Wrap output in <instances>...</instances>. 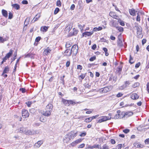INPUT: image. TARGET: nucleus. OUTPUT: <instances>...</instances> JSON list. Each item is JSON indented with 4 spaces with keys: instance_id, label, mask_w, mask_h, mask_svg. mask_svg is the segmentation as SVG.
Here are the masks:
<instances>
[{
    "instance_id": "obj_40",
    "label": "nucleus",
    "mask_w": 149,
    "mask_h": 149,
    "mask_svg": "<svg viewBox=\"0 0 149 149\" xmlns=\"http://www.w3.org/2000/svg\"><path fill=\"white\" fill-rule=\"evenodd\" d=\"M118 22H119L120 25L122 26H124L125 25V23L124 22L121 20H118Z\"/></svg>"
},
{
    "instance_id": "obj_46",
    "label": "nucleus",
    "mask_w": 149,
    "mask_h": 149,
    "mask_svg": "<svg viewBox=\"0 0 149 149\" xmlns=\"http://www.w3.org/2000/svg\"><path fill=\"white\" fill-rule=\"evenodd\" d=\"M145 143L146 144H149V138L146 139L145 141Z\"/></svg>"
},
{
    "instance_id": "obj_26",
    "label": "nucleus",
    "mask_w": 149,
    "mask_h": 149,
    "mask_svg": "<svg viewBox=\"0 0 149 149\" xmlns=\"http://www.w3.org/2000/svg\"><path fill=\"white\" fill-rule=\"evenodd\" d=\"M48 27L46 26L42 27H41L40 30L42 32H46L47 31Z\"/></svg>"
},
{
    "instance_id": "obj_20",
    "label": "nucleus",
    "mask_w": 149,
    "mask_h": 149,
    "mask_svg": "<svg viewBox=\"0 0 149 149\" xmlns=\"http://www.w3.org/2000/svg\"><path fill=\"white\" fill-rule=\"evenodd\" d=\"M8 39V37H6L4 38L3 37H0V42H4L7 40Z\"/></svg>"
},
{
    "instance_id": "obj_64",
    "label": "nucleus",
    "mask_w": 149,
    "mask_h": 149,
    "mask_svg": "<svg viewBox=\"0 0 149 149\" xmlns=\"http://www.w3.org/2000/svg\"><path fill=\"white\" fill-rule=\"evenodd\" d=\"M146 40L145 39H143L142 41V43L143 45H144L146 42Z\"/></svg>"
},
{
    "instance_id": "obj_38",
    "label": "nucleus",
    "mask_w": 149,
    "mask_h": 149,
    "mask_svg": "<svg viewBox=\"0 0 149 149\" xmlns=\"http://www.w3.org/2000/svg\"><path fill=\"white\" fill-rule=\"evenodd\" d=\"M136 20L137 22H140V17L138 13L137 14V16L136 18Z\"/></svg>"
},
{
    "instance_id": "obj_15",
    "label": "nucleus",
    "mask_w": 149,
    "mask_h": 149,
    "mask_svg": "<svg viewBox=\"0 0 149 149\" xmlns=\"http://www.w3.org/2000/svg\"><path fill=\"white\" fill-rule=\"evenodd\" d=\"M131 97L133 100H136L139 97L138 95L136 93H134L131 95Z\"/></svg>"
},
{
    "instance_id": "obj_35",
    "label": "nucleus",
    "mask_w": 149,
    "mask_h": 149,
    "mask_svg": "<svg viewBox=\"0 0 149 149\" xmlns=\"http://www.w3.org/2000/svg\"><path fill=\"white\" fill-rule=\"evenodd\" d=\"M86 76V74H82L80 75L79 76V77H80L81 78V79H83Z\"/></svg>"
},
{
    "instance_id": "obj_28",
    "label": "nucleus",
    "mask_w": 149,
    "mask_h": 149,
    "mask_svg": "<svg viewBox=\"0 0 149 149\" xmlns=\"http://www.w3.org/2000/svg\"><path fill=\"white\" fill-rule=\"evenodd\" d=\"M9 70V68L8 66L6 67L3 70V74L7 73Z\"/></svg>"
},
{
    "instance_id": "obj_8",
    "label": "nucleus",
    "mask_w": 149,
    "mask_h": 149,
    "mask_svg": "<svg viewBox=\"0 0 149 149\" xmlns=\"http://www.w3.org/2000/svg\"><path fill=\"white\" fill-rule=\"evenodd\" d=\"M111 88V87L110 86L105 87L101 89L100 90V92H102L104 93H106L110 90Z\"/></svg>"
},
{
    "instance_id": "obj_54",
    "label": "nucleus",
    "mask_w": 149,
    "mask_h": 149,
    "mask_svg": "<svg viewBox=\"0 0 149 149\" xmlns=\"http://www.w3.org/2000/svg\"><path fill=\"white\" fill-rule=\"evenodd\" d=\"M41 38L40 37H37L35 40V41L37 42H38L40 40Z\"/></svg>"
},
{
    "instance_id": "obj_53",
    "label": "nucleus",
    "mask_w": 149,
    "mask_h": 149,
    "mask_svg": "<svg viewBox=\"0 0 149 149\" xmlns=\"http://www.w3.org/2000/svg\"><path fill=\"white\" fill-rule=\"evenodd\" d=\"M122 67L121 66H119L118 67V72H120L122 70Z\"/></svg>"
},
{
    "instance_id": "obj_9",
    "label": "nucleus",
    "mask_w": 149,
    "mask_h": 149,
    "mask_svg": "<svg viewBox=\"0 0 149 149\" xmlns=\"http://www.w3.org/2000/svg\"><path fill=\"white\" fill-rule=\"evenodd\" d=\"M78 50V47L76 45H74L72 47L71 49L70 50L71 53L73 52L74 53L77 54Z\"/></svg>"
},
{
    "instance_id": "obj_60",
    "label": "nucleus",
    "mask_w": 149,
    "mask_h": 149,
    "mask_svg": "<svg viewBox=\"0 0 149 149\" xmlns=\"http://www.w3.org/2000/svg\"><path fill=\"white\" fill-rule=\"evenodd\" d=\"M140 65V62H139L138 63H136L135 66V67L137 68L139 67Z\"/></svg>"
},
{
    "instance_id": "obj_32",
    "label": "nucleus",
    "mask_w": 149,
    "mask_h": 149,
    "mask_svg": "<svg viewBox=\"0 0 149 149\" xmlns=\"http://www.w3.org/2000/svg\"><path fill=\"white\" fill-rule=\"evenodd\" d=\"M71 46V43L70 41L68 42H66L65 47L66 48H68L70 47Z\"/></svg>"
},
{
    "instance_id": "obj_57",
    "label": "nucleus",
    "mask_w": 149,
    "mask_h": 149,
    "mask_svg": "<svg viewBox=\"0 0 149 149\" xmlns=\"http://www.w3.org/2000/svg\"><path fill=\"white\" fill-rule=\"evenodd\" d=\"M69 105L70 104L74 105L75 104V103L72 100H69Z\"/></svg>"
},
{
    "instance_id": "obj_55",
    "label": "nucleus",
    "mask_w": 149,
    "mask_h": 149,
    "mask_svg": "<svg viewBox=\"0 0 149 149\" xmlns=\"http://www.w3.org/2000/svg\"><path fill=\"white\" fill-rule=\"evenodd\" d=\"M75 5L74 4H73L71 6V7H70V9L72 10H73L74 8H75Z\"/></svg>"
},
{
    "instance_id": "obj_2",
    "label": "nucleus",
    "mask_w": 149,
    "mask_h": 149,
    "mask_svg": "<svg viewBox=\"0 0 149 149\" xmlns=\"http://www.w3.org/2000/svg\"><path fill=\"white\" fill-rule=\"evenodd\" d=\"M53 108L52 104L50 103L49 104L46 106V110L43 111L42 113L43 115L47 116H49L52 111Z\"/></svg>"
},
{
    "instance_id": "obj_11",
    "label": "nucleus",
    "mask_w": 149,
    "mask_h": 149,
    "mask_svg": "<svg viewBox=\"0 0 149 149\" xmlns=\"http://www.w3.org/2000/svg\"><path fill=\"white\" fill-rule=\"evenodd\" d=\"M40 17V13L37 14L36 15L35 17L33 18L31 22L32 23H34L36 21H37Z\"/></svg>"
},
{
    "instance_id": "obj_17",
    "label": "nucleus",
    "mask_w": 149,
    "mask_h": 149,
    "mask_svg": "<svg viewBox=\"0 0 149 149\" xmlns=\"http://www.w3.org/2000/svg\"><path fill=\"white\" fill-rule=\"evenodd\" d=\"M73 32L72 33L71 32H70L69 33V36H73L76 35L78 33V31L75 29L74 28L73 29Z\"/></svg>"
},
{
    "instance_id": "obj_24",
    "label": "nucleus",
    "mask_w": 149,
    "mask_h": 149,
    "mask_svg": "<svg viewBox=\"0 0 149 149\" xmlns=\"http://www.w3.org/2000/svg\"><path fill=\"white\" fill-rule=\"evenodd\" d=\"M65 54L68 56H70L71 54V51L70 49H67L65 51Z\"/></svg>"
},
{
    "instance_id": "obj_36",
    "label": "nucleus",
    "mask_w": 149,
    "mask_h": 149,
    "mask_svg": "<svg viewBox=\"0 0 149 149\" xmlns=\"http://www.w3.org/2000/svg\"><path fill=\"white\" fill-rule=\"evenodd\" d=\"M116 27L119 31L121 32L123 31V29L122 27Z\"/></svg>"
},
{
    "instance_id": "obj_31",
    "label": "nucleus",
    "mask_w": 149,
    "mask_h": 149,
    "mask_svg": "<svg viewBox=\"0 0 149 149\" xmlns=\"http://www.w3.org/2000/svg\"><path fill=\"white\" fill-rule=\"evenodd\" d=\"M26 129L24 127H21L19 131V132L20 133H24H24H25L26 132Z\"/></svg>"
},
{
    "instance_id": "obj_10",
    "label": "nucleus",
    "mask_w": 149,
    "mask_h": 149,
    "mask_svg": "<svg viewBox=\"0 0 149 149\" xmlns=\"http://www.w3.org/2000/svg\"><path fill=\"white\" fill-rule=\"evenodd\" d=\"M117 113H118L119 118H124V111L121 112L120 110H118L117 111Z\"/></svg>"
},
{
    "instance_id": "obj_1",
    "label": "nucleus",
    "mask_w": 149,
    "mask_h": 149,
    "mask_svg": "<svg viewBox=\"0 0 149 149\" xmlns=\"http://www.w3.org/2000/svg\"><path fill=\"white\" fill-rule=\"evenodd\" d=\"M77 133V132H75L74 131H71L67 134L65 136L64 139V142L68 143L71 139H73L76 136Z\"/></svg>"
},
{
    "instance_id": "obj_61",
    "label": "nucleus",
    "mask_w": 149,
    "mask_h": 149,
    "mask_svg": "<svg viewBox=\"0 0 149 149\" xmlns=\"http://www.w3.org/2000/svg\"><path fill=\"white\" fill-rule=\"evenodd\" d=\"M147 90L149 93V83L148 82L147 84Z\"/></svg>"
},
{
    "instance_id": "obj_39",
    "label": "nucleus",
    "mask_w": 149,
    "mask_h": 149,
    "mask_svg": "<svg viewBox=\"0 0 149 149\" xmlns=\"http://www.w3.org/2000/svg\"><path fill=\"white\" fill-rule=\"evenodd\" d=\"M32 103L31 102L28 101L26 102V104L27 105V106L29 107H30L31 104Z\"/></svg>"
},
{
    "instance_id": "obj_42",
    "label": "nucleus",
    "mask_w": 149,
    "mask_h": 149,
    "mask_svg": "<svg viewBox=\"0 0 149 149\" xmlns=\"http://www.w3.org/2000/svg\"><path fill=\"white\" fill-rule=\"evenodd\" d=\"M59 9L58 8H56L54 13V14H57L59 11Z\"/></svg>"
},
{
    "instance_id": "obj_37",
    "label": "nucleus",
    "mask_w": 149,
    "mask_h": 149,
    "mask_svg": "<svg viewBox=\"0 0 149 149\" xmlns=\"http://www.w3.org/2000/svg\"><path fill=\"white\" fill-rule=\"evenodd\" d=\"M100 149H108L109 147L106 144H104L102 147V149L101 147L100 148Z\"/></svg>"
},
{
    "instance_id": "obj_5",
    "label": "nucleus",
    "mask_w": 149,
    "mask_h": 149,
    "mask_svg": "<svg viewBox=\"0 0 149 149\" xmlns=\"http://www.w3.org/2000/svg\"><path fill=\"white\" fill-rule=\"evenodd\" d=\"M136 25L135 26L134 28L137 30V34L140 35L141 33L142 28L141 27L139 26L137 23H136Z\"/></svg>"
},
{
    "instance_id": "obj_58",
    "label": "nucleus",
    "mask_w": 149,
    "mask_h": 149,
    "mask_svg": "<svg viewBox=\"0 0 149 149\" xmlns=\"http://www.w3.org/2000/svg\"><path fill=\"white\" fill-rule=\"evenodd\" d=\"M122 144H119L117 146V149H121L122 148Z\"/></svg>"
},
{
    "instance_id": "obj_43",
    "label": "nucleus",
    "mask_w": 149,
    "mask_h": 149,
    "mask_svg": "<svg viewBox=\"0 0 149 149\" xmlns=\"http://www.w3.org/2000/svg\"><path fill=\"white\" fill-rule=\"evenodd\" d=\"M56 5L57 6L60 7L61 5V2L60 1H57L56 2Z\"/></svg>"
},
{
    "instance_id": "obj_4",
    "label": "nucleus",
    "mask_w": 149,
    "mask_h": 149,
    "mask_svg": "<svg viewBox=\"0 0 149 149\" xmlns=\"http://www.w3.org/2000/svg\"><path fill=\"white\" fill-rule=\"evenodd\" d=\"M133 113L132 111H124V118H127L132 116Z\"/></svg>"
},
{
    "instance_id": "obj_48",
    "label": "nucleus",
    "mask_w": 149,
    "mask_h": 149,
    "mask_svg": "<svg viewBox=\"0 0 149 149\" xmlns=\"http://www.w3.org/2000/svg\"><path fill=\"white\" fill-rule=\"evenodd\" d=\"M123 95V94L121 93H118L116 95V96L117 97H119L122 96Z\"/></svg>"
},
{
    "instance_id": "obj_16",
    "label": "nucleus",
    "mask_w": 149,
    "mask_h": 149,
    "mask_svg": "<svg viewBox=\"0 0 149 149\" xmlns=\"http://www.w3.org/2000/svg\"><path fill=\"white\" fill-rule=\"evenodd\" d=\"M129 12L130 14L133 16H134L135 15L136 13L137 12L135 10L132 8V9H129Z\"/></svg>"
},
{
    "instance_id": "obj_7",
    "label": "nucleus",
    "mask_w": 149,
    "mask_h": 149,
    "mask_svg": "<svg viewBox=\"0 0 149 149\" xmlns=\"http://www.w3.org/2000/svg\"><path fill=\"white\" fill-rule=\"evenodd\" d=\"M22 115L23 118H26L29 116V113L27 110L23 109L22 111Z\"/></svg>"
},
{
    "instance_id": "obj_6",
    "label": "nucleus",
    "mask_w": 149,
    "mask_h": 149,
    "mask_svg": "<svg viewBox=\"0 0 149 149\" xmlns=\"http://www.w3.org/2000/svg\"><path fill=\"white\" fill-rule=\"evenodd\" d=\"M111 118V117L103 116L99 118L98 121H106L107 120H110Z\"/></svg>"
},
{
    "instance_id": "obj_44",
    "label": "nucleus",
    "mask_w": 149,
    "mask_h": 149,
    "mask_svg": "<svg viewBox=\"0 0 149 149\" xmlns=\"http://www.w3.org/2000/svg\"><path fill=\"white\" fill-rule=\"evenodd\" d=\"M96 59V57L95 56H93L92 57H91L90 59L89 60L91 61H93L94 60H95Z\"/></svg>"
},
{
    "instance_id": "obj_23",
    "label": "nucleus",
    "mask_w": 149,
    "mask_h": 149,
    "mask_svg": "<svg viewBox=\"0 0 149 149\" xmlns=\"http://www.w3.org/2000/svg\"><path fill=\"white\" fill-rule=\"evenodd\" d=\"M13 52V50L12 49H10V50L9 52L6 54L5 56L8 58H9L11 56Z\"/></svg>"
},
{
    "instance_id": "obj_22",
    "label": "nucleus",
    "mask_w": 149,
    "mask_h": 149,
    "mask_svg": "<svg viewBox=\"0 0 149 149\" xmlns=\"http://www.w3.org/2000/svg\"><path fill=\"white\" fill-rule=\"evenodd\" d=\"M62 102L65 105L67 106H68L69 105V100H65L64 99H62Z\"/></svg>"
},
{
    "instance_id": "obj_13",
    "label": "nucleus",
    "mask_w": 149,
    "mask_h": 149,
    "mask_svg": "<svg viewBox=\"0 0 149 149\" xmlns=\"http://www.w3.org/2000/svg\"><path fill=\"white\" fill-rule=\"evenodd\" d=\"M109 14V15L113 18L116 19H118V16L116 15V13L115 12H110Z\"/></svg>"
},
{
    "instance_id": "obj_41",
    "label": "nucleus",
    "mask_w": 149,
    "mask_h": 149,
    "mask_svg": "<svg viewBox=\"0 0 149 149\" xmlns=\"http://www.w3.org/2000/svg\"><path fill=\"white\" fill-rule=\"evenodd\" d=\"M86 132H84L81 133V134L79 135V136L81 137H84L86 135Z\"/></svg>"
},
{
    "instance_id": "obj_34",
    "label": "nucleus",
    "mask_w": 149,
    "mask_h": 149,
    "mask_svg": "<svg viewBox=\"0 0 149 149\" xmlns=\"http://www.w3.org/2000/svg\"><path fill=\"white\" fill-rule=\"evenodd\" d=\"M72 28V26L70 25H68L65 28L66 30H68V31H70Z\"/></svg>"
},
{
    "instance_id": "obj_33",
    "label": "nucleus",
    "mask_w": 149,
    "mask_h": 149,
    "mask_svg": "<svg viewBox=\"0 0 149 149\" xmlns=\"http://www.w3.org/2000/svg\"><path fill=\"white\" fill-rule=\"evenodd\" d=\"M118 45L119 47H122L123 45L122 42L120 39L118 41Z\"/></svg>"
},
{
    "instance_id": "obj_62",
    "label": "nucleus",
    "mask_w": 149,
    "mask_h": 149,
    "mask_svg": "<svg viewBox=\"0 0 149 149\" xmlns=\"http://www.w3.org/2000/svg\"><path fill=\"white\" fill-rule=\"evenodd\" d=\"M113 118L115 119H117L119 118V117L118 116V113L116 114L113 117Z\"/></svg>"
},
{
    "instance_id": "obj_59",
    "label": "nucleus",
    "mask_w": 149,
    "mask_h": 149,
    "mask_svg": "<svg viewBox=\"0 0 149 149\" xmlns=\"http://www.w3.org/2000/svg\"><path fill=\"white\" fill-rule=\"evenodd\" d=\"M81 139H77V140H76L75 141V142H76L77 144L78 143H80V142H81Z\"/></svg>"
},
{
    "instance_id": "obj_29",
    "label": "nucleus",
    "mask_w": 149,
    "mask_h": 149,
    "mask_svg": "<svg viewBox=\"0 0 149 149\" xmlns=\"http://www.w3.org/2000/svg\"><path fill=\"white\" fill-rule=\"evenodd\" d=\"M13 7L17 10H18L19 8V6L17 4H14L12 5Z\"/></svg>"
},
{
    "instance_id": "obj_45",
    "label": "nucleus",
    "mask_w": 149,
    "mask_h": 149,
    "mask_svg": "<svg viewBox=\"0 0 149 149\" xmlns=\"http://www.w3.org/2000/svg\"><path fill=\"white\" fill-rule=\"evenodd\" d=\"M123 132L125 134H127L130 132V130L128 129L124 130Z\"/></svg>"
},
{
    "instance_id": "obj_52",
    "label": "nucleus",
    "mask_w": 149,
    "mask_h": 149,
    "mask_svg": "<svg viewBox=\"0 0 149 149\" xmlns=\"http://www.w3.org/2000/svg\"><path fill=\"white\" fill-rule=\"evenodd\" d=\"M22 3L23 4H28V2L27 1L23 0L22 2Z\"/></svg>"
},
{
    "instance_id": "obj_25",
    "label": "nucleus",
    "mask_w": 149,
    "mask_h": 149,
    "mask_svg": "<svg viewBox=\"0 0 149 149\" xmlns=\"http://www.w3.org/2000/svg\"><path fill=\"white\" fill-rule=\"evenodd\" d=\"M98 115H96L95 116H93L92 117H89L86 119L85 120L87 121V120H89L90 121H91L94 118H96L98 116Z\"/></svg>"
},
{
    "instance_id": "obj_3",
    "label": "nucleus",
    "mask_w": 149,
    "mask_h": 149,
    "mask_svg": "<svg viewBox=\"0 0 149 149\" xmlns=\"http://www.w3.org/2000/svg\"><path fill=\"white\" fill-rule=\"evenodd\" d=\"M40 132V130H26V132L24 133L26 135H32L35 134H38Z\"/></svg>"
},
{
    "instance_id": "obj_27",
    "label": "nucleus",
    "mask_w": 149,
    "mask_h": 149,
    "mask_svg": "<svg viewBox=\"0 0 149 149\" xmlns=\"http://www.w3.org/2000/svg\"><path fill=\"white\" fill-rule=\"evenodd\" d=\"M134 146L136 148L142 147L141 146V145L139 142H135L134 144Z\"/></svg>"
},
{
    "instance_id": "obj_51",
    "label": "nucleus",
    "mask_w": 149,
    "mask_h": 149,
    "mask_svg": "<svg viewBox=\"0 0 149 149\" xmlns=\"http://www.w3.org/2000/svg\"><path fill=\"white\" fill-rule=\"evenodd\" d=\"M85 146V144L82 143L78 147V148H83Z\"/></svg>"
},
{
    "instance_id": "obj_18",
    "label": "nucleus",
    "mask_w": 149,
    "mask_h": 149,
    "mask_svg": "<svg viewBox=\"0 0 149 149\" xmlns=\"http://www.w3.org/2000/svg\"><path fill=\"white\" fill-rule=\"evenodd\" d=\"M35 54L31 53H30L26 54L25 56V57H30L31 58L33 59L34 58V56Z\"/></svg>"
},
{
    "instance_id": "obj_63",
    "label": "nucleus",
    "mask_w": 149,
    "mask_h": 149,
    "mask_svg": "<svg viewBox=\"0 0 149 149\" xmlns=\"http://www.w3.org/2000/svg\"><path fill=\"white\" fill-rule=\"evenodd\" d=\"M20 90L22 91V93H24L25 92V89L24 88H20Z\"/></svg>"
},
{
    "instance_id": "obj_56",
    "label": "nucleus",
    "mask_w": 149,
    "mask_h": 149,
    "mask_svg": "<svg viewBox=\"0 0 149 149\" xmlns=\"http://www.w3.org/2000/svg\"><path fill=\"white\" fill-rule=\"evenodd\" d=\"M77 69H79L80 70H81L82 69V67L81 65H78L77 66Z\"/></svg>"
},
{
    "instance_id": "obj_30",
    "label": "nucleus",
    "mask_w": 149,
    "mask_h": 149,
    "mask_svg": "<svg viewBox=\"0 0 149 149\" xmlns=\"http://www.w3.org/2000/svg\"><path fill=\"white\" fill-rule=\"evenodd\" d=\"M102 28L100 26H99L98 28L95 27L93 29V31H100L102 29Z\"/></svg>"
},
{
    "instance_id": "obj_12",
    "label": "nucleus",
    "mask_w": 149,
    "mask_h": 149,
    "mask_svg": "<svg viewBox=\"0 0 149 149\" xmlns=\"http://www.w3.org/2000/svg\"><path fill=\"white\" fill-rule=\"evenodd\" d=\"M43 141L40 140L38 141L34 145V146L35 148H39L40 146L43 143Z\"/></svg>"
},
{
    "instance_id": "obj_47",
    "label": "nucleus",
    "mask_w": 149,
    "mask_h": 149,
    "mask_svg": "<svg viewBox=\"0 0 149 149\" xmlns=\"http://www.w3.org/2000/svg\"><path fill=\"white\" fill-rule=\"evenodd\" d=\"M129 61V62L131 64H132L133 63V58H132L131 55L130 56V59Z\"/></svg>"
},
{
    "instance_id": "obj_14",
    "label": "nucleus",
    "mask_w": 149,
    "mask_h": 149,
    "mask_svg": "<svg viewBox=\"0 0 149 149\" xmlns=\"http://www.w3.org/2000/svg\"><path fill=\"white\" fill-rule=\"evenodd\" d=\"M51 51V50L48 47L44 50L43 54L45 55H47L50 53Z\"/></svg>"
},
{
    "instance_id": "obj_21",
    "label": "nucleus",
    "mask_w": 149,
    "mask_h": 149,
    "mask_svg": "<svg viewBox=\"0 0 149 149\" xmlns=\"http://www.w3.org/2000/svg\"><path fill=\"white\" fill-rule=\"evenodd\" d=\"M2 13L3 15L5 17H7L8 16V13L7 11L3 9L2 10Z\"/></svg>"
},
{
    "instance_id": "obj_49",
    "label": "nucleus",
    "mask_w": 149,
    "mask_h": 149,
    "mask_svg": "<svg viewBox=\"0 0 149 149\" xmlns=\"http://www.w3.org/2000/svg\"><path fill=\"white\" fill-rule=\"evenodd\" d=\"M139 85V84L138 83H135L134 84L132 85V87L133 88H135L137 86Z\"/></svg>"
},
{
    "instance_id": "obj_50",
    "label": "nucleus",
    "mask_w": 149,
    "mask_h": 149,
    "mask_svg": "<svg viewBox=\"0 0 149 149\" xmlns=\"http://www.w3.org/2000/svg\"><path fill=\"white\" fill-rule=\"evenodd\" d=\"M13 17V15L11 13V12H10L9 13V16H8V18L9 19H11Z\"/></svg>"
},
{
    "instance_id": "obj_19",
    "label": "nucleus",
    "mask_w": 149,
    "mask_h": 149,
    "mask_svg": "<svg viewBox=\"0 0 149 149\" xmlns=\"http://www.w3.org/2000/svg\"><path fill=\"white\" fill-rule=\"evenodd\" d=\"M93 31H92L91 32H86L83 33V36H85V37L86 36H90L93 34Z\"/></svg>"
}]
</instances>
